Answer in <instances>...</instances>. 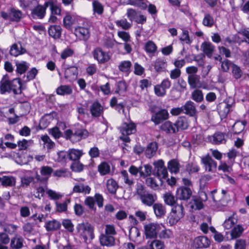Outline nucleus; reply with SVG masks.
I'll use <instances>...</instances> for the list:
<instances>
[{
	"label": "nucleus",
	"instance_id": "48",
	"mask_svg": "<svg viewBox=\"0 0 249 249\" xmlns=\"http://www.w3.org/2000/svg\"><path fill=\"white\" fill-rule=\"evenodd\" d=\"M191 99L196 103H200L203 100V94L201 90L196 89L191 94Z\"/></svg>",
	"mask_w": 249,
	"mask_h": 249
},
{
	"label": "nucleus",
	"instance_id": "27",
	"mask_svg": "<svg viewBox=\"0 0 249 249\" xmlns=\"http://www.w3.org/2000/svg\"><path fill=\"white\" fill-rule=\"evenodd\" d=\"M160 128L167 133H175L178 132V129L175 125V123L173 124L169 121L163 123L160 126Z\"/></svg>",
	"mask_w": 249,
	"mask_h": 249
},
{
	"label": "nucleus",
	"instance_id": "15",
	"mask_svg": "<svg viewBox=\"0 0 249 249\" xmlns=\"http://www.w3.org/2000/svg\"><path fill=\"white\" fill-rule=\"evenodd\" d=\"M169 113L167 110L162 109L152 115L151 121L156 125L159 124L168 118Z\"/></svg>",
	"mask_w": 249,
	"mask_h": 249
},
{
	"label": "nucleus",
	"instance_id": "51",
	"mask_svg": "<svg viewBox=\"0 0 249 249\" xmlns=\"http://www.w3.org/2000/svg\"><path fill=\"white\" fill-rule=\"evenodd\" d=\"M53 171V169L52 167L48 166H43L40 169V174L43 177H41L42 178H45L47 179V182L48 183V180L49 178L50 177Z\"/></svg>",
	"mask_w": 249,
	"mask_h": 249
},
{
	"label": "nucleus",
	"instance_id": "50",
	"mask_svg": "<svg viewBox=\"0 0 249 249\" xmlns=\"http://www.w3.org/2000/svg\"><path fill=\"white\" fill-rule=\"evenodd\" d=\"M129 238L132 241L136 242L140 236L141 233L139 229L136 227H132L129 232Z\"/></svg>",
	"mask_w": 249,
	"mask_h": 249
},
{
	"label": "nucleus",
	"instance_id": "2",
	"mask_svg": "<svg viewBox=\"0 0 249 249\" xmlns=\"http://www.w3.org/2000/svg\"><path fill=\"white\" fill-rule=\"evenodd\" d=\"M80 237L86 244L90 243L94 238V227L89 222H82L76 226Z\"/></svg>",
	"mask_w": 249,
	"mask_h": 249
},
{
	"label": "nucleus",
	"instance_id": "55",
	"mask_svg": "<svg viewBox=\"0 0 249 249\" xmlns=\"http://www.w3.org/2000/svg\"><path fill=\"white\" fill-rule=\"evenodd\" d=\"M70 203V199H67L62 203L55 202L56 210L59 213H62L67 211V206Z\"/></svg>",
	"mask_w": 249,
	"mask_h": 249
},
{
	"label": "nucleus",
	"instance_id": "10",
	"mask_svg": "<svg viewBox=\"0 0 249 249\" xmlns=\"http://www.w3.org/2000/svg\"><path fill=\"white\" fill-rule=\"evenodd\" d=\"M183 113L195 119L198 116V111L195 103L191 100L187 101L183 105Z\"/></svg>",
	"mask_w": 249,
	"mask_h": 249
},
{
	"label": "nucleus",
	"instance_id": "47",
	"mask_svg": "<svg viewBox=\"0 0 249 249\" xmlns=\"http://www.w3.org/2000/svg\"><path fill=\"white\" fill-rule=\"evenodd\" d=\"M140 177L145 178L150 176L152 172V166L149 164H144L143 166H140Z\"/></svg>",
	"mask_w": 249,
	"mask_h": 249
},
{
	"label": "nucleus",
	"instance_id": "14",
	"mask_svg": "<svg viewBox=\"0 0 249 249\" xmlns=\"http://www.w3.org/2000/svg\"><path fill=\"white\" fill-rule=\"evenodd\" d=\"M192 196V191L188 187H180L176 191V198L179 200H187Z\"/></svg>",
	"mask_w": 249,
	"mask_h": 249
},
{
	"label": "nucleus",
	"instance_id": "59",
	"mask_svg": "<svg viewBox=\"0 0 249 249\" xmlns=\"http://www.w3.org/2000/svg\"><path fill=\"white\" fill-rule=\"evenodd\" d=\"M237 222V219L233 215L230 216L223 223V226L225 229H230Z\"/></svg>",
	"mask_w": 249,
	"mask_h": 249
},
{
	"label": "nucleus",
	"instance_id": "37",
	"mask_svg": "<svg viewBox=\"0 0 249 249\" xmlns=\"http://www.w3.org/2000/svg\"><path fill=\"white\" fill-rule=\"evenodd\" d=\"M36 173L34 177L25 175L21 178V185L23 187H28L31 183H33L34 185L37 183L36 181Z\"/></svg>",
	"mask_w": 249,
	"mask_h": 249
},
{
	"label": "nucleus",
	"instance_id": "43",
	"mask_svg": "<svg viewBox=\"0 0 249 249\" xmlns=\"http://www.w3.org/2000/svg\"><path fill=\"white\" fill-rule=\"evenodd\" d=\"M10 12L11 21L18 22L21 18L22 14L21 11L13 7L10 9Z\"/></svg>",
	"mask_w": 249,
	"mask_h": 249
},
{
	"label": "nucleus",
	"instance_id": "12",
	"mask_svg": "<svg viewBox=\"0 0 249 249\" xmlns=\"http://www.w3.org/2000/svg\"><path fill=\"white\" fill-rule=\"evenodd\" d=\"M92 54L95 59L99 63H105L110 59L108 53L99 47L95 48L92 52Z\"/></svg>",
	"mask_w": 249,
	"mask_h": 249
},
{
	"label": "nucleus",
	"instance_id": "7",
	"mask_svg": "<svg viewBox=\"0 0 249 249\" xmlns=\"http://www.w3.org/2000/svg\"><path fill=\"white\" fill-rule=\"evenodd\" d=\"M144 229L146 238H154L157 237L161 230V226L158 224L151 223L145 225Z\"/></svg>",
	"mask_w": 249,
	"mask_h": 249
},
{
	"label": "nucleus",
	"instance_id": "29",
	"mask_svg": "<svg viewBox=\"0 0 249 249\" xmlns=\"http://www.w3.org/2000/svg\"><path fill=\"white\" fill-rule=\"evenodd\" d=\"M15 64L16 66V71L18 76L25 73L29 67V64L26 61L19 62L16 61Z\"/></svg>",
	"mask_w": 249,
	"mask_h": 249
},
{
	"label": "nucleus",
	"instance_id": "3",
	"mask_svg": "<svg viewBox=\"0 0 249 249\" xmlns=\"http://www.w3.org/2000/svg\"><path fill=\"white\" fill-rule=\"evenodd\" d=\"M89 133L85 129L82 128H73L67 129L65 132V138L72 142H75L89 136Z\"/></svg>",
	"mask_w": 249,
	"mask_h": 249
},
{
	"label": "nucleus",
	"instance_id": "39",
	"mask_svg": "<svg viewBox=\"0 0 249 249\" xmlns=\"http://www.w3.org/2000/svg\"><path fill=\"white\" fill-rule=\"evenodd\" d=\"M37 73V70L35 68H33L30 71L27 72L26 75L24 74L22 77H21L22 81L24 83H26L32 80L35 78Z\"/></svg>",
	"mask_w": 249,
	"mask_h": 249
},
{
	"label": "nucleus",
	"instance_id": "25",
	"mask_svg": "<svg viewBox=\"0 0 249 249\" xmlns=\"http://www.w3.org/2000/svg\"><path fill=\"white\" fill-rule=\"evenodd\" d=\"M214 46L210 42L204 41L201 45V49L209 58H211L214 50Z\"/></svg>",
	"mask_w": 249,
	"mask_h": 249
},
{
	"label": "nucleus",
	"instance_id": "53",
	"mask_svg": "<svg viewBox=\"0 0 249 249\" xmlns=\"http://www.w3.org/2000/svg\"><path fill=\"white\" fill-rule=\"evenodd\" d=\"M77 69L75 67L68 68L65 71V76L66 78H74L77 76Z\"/></svg>",
	"mask_w": 249,
	"mask_h": 249
},
{
	"label": "nucleus",
	"instance_id": "58",
	"mask_svg": "<svg viewBox=\"0 0 249 249\" xmlns=\"http://www.w3.org/2000/svg\"><path fill=\"white\" fill-rule=\"evenodd\" d=\"M199 170V166L196 163H188L186 165V170L190 174L198 172Z\"/></svg>",
	"mask_w": 249,
	"mask_h": 249
},
{
	"label": "nucleus",
	"instance_id": "46",
	"mask_svg": "<svg viewBox=\"0 0 249 249\" xmlns=\"http://www.w3.org/2000/svg\"><path fill=\"white\" fill-rule=\"evenodd\" d=\"M93 11L98 15H101L104 12V8L103 4L99 1L95 0L92 2Z\"/></svg>",
	"mask_w": 249,
	"mask_h": 249
},
{
	"label": "nucleus",
	"instance_id": "21",
	"mask_svg": "<svg viewBox=\"0 0 249 249\" xmlns=\"http://www.w3.org/2000/svg\"><path fill=\"white\" fill-rule=\"evenodd\" d=\"M99 240L101 245L103 246L110 247L115 245V238L112 236L101 234L99 237Z\"/></svg>",
	"mask_w": 249,
	"mask_h": 249
},
{
	"label": "nucleus",
	"instance_id": "61",
	"mask_svg": "<svg viewBox=\"0 0 249 249\" xmlns=\"http://www.w3.org/2000/svg\"><path fill=\"white\" fill-rule=\"evenodd\" d=\"M74 23V19L70 15H67L63 18V24L68 29H70Z\"/></svg>",
	"mask_w": 249,
	"mask_h": 249
},
{
	"label": "nucleus",
	"instance_id": "57",
	"mask_svg": "<svg viewBox=\"0 0 249 249\" xmlns=\"http://www.w3.org/2000/svg\"><path fill=\"white\" fill-rule=\"evenodd\" d=\"M145 50L148 53H153L157 50V47L155 43L151 40L147 41L145 45Z\"/></svg>",
	"mask_w": 249,
	"mask_h": 249
},
{
	"label": "nucleus",
	"instance_id": "24",
	"mask_svg": "<svg viewBox=\"0 0 249 249\" xmlns=\"http://www.w3.org/2000/svg\"><path fill=\"white\" fill-rule=\"evenodd\" d=\"M90 111L92 116L98 117L103 113V108L98 102H94L90 106Z\"/></svg>",
	"mask_w": 249,
	"mask_h": 249
},
{
	"label": "nucleus",
	"instance_id": "8",
	"mask_svg": "<svg viewBox=\"0 0 249 249\" xmlns=\"http://www.w3.org/2000/svg\"><path fill=\"white\" fill-rule=\"evenodd\" d=\"M234 105V102L232 98H229L220 103L217 108L219 114L221 116L226 117Z\"/></svg>",
	"mask_w": 249,
	"mask_h": 249
},
{
	"label": "nucleus",
	"instance_id": "26",
	"mask_svg": "<svg viewBox=\"0 0 249 249\" xmlns=\"http://www.w3.org/2000/svg\"><path fill=\"white\" fill-rule=\"evenodd\" d=\"M0 92L2 94L11 92V82L7 79L6 75L3 76L0 82Z\"/></svg>",
	"mask_w": 249,
	"mask_h": 249
},
{
	"label": "nucleus",
	"instance_id": "23",
	"mask_svg": "<svg viewBox=\"0 0 249 249\" xmlns=\"http://www.w3.org/2000/svg\"><path fill=\"white\" fill-rule=\"evenodd\" d=\"M158 144L155 142L149 143L145 149V155L146 158L151 159L156 153L158 149Z\"/></svg>",
	"mask_w": 249,
	"mask_h": 249
},
{
	"label": "nucleus",
	"instance_id": "45",
	"mask_svg": "<svg viewBox=\"0 0 249 249\" xmlns=\"http://www.w3.org/2000/svg\"><path fill=\"white\" fill-rule=\"evenodd\" d=\"M179 40L187 44H191L193 41V39L190 37L189 32L185 29H182V34L179 37Z\"/></svg>",
	"mask_w": 249,
	"mask_h": 249
},
{
	"label": "nucleus",
	"instance_id": "22",
	"mask_svg": "<svg viewBox=\"0 0 249 249\" xmlns=\"http://www.w3.org/2000/svg\"><path fill=\"white\" fill-rule=\"evenodd\" d=\"M21 77L14 79L11 82V91L15 94H19L22 92Z\"/></svg>",
	"mask_w": 249,
	"mask_h": 249
},
{
	"label": "nucleus",
	"instance_id": "56",
	"mask_svg": "<svg viewBox=\"0 0 249 249\" xmlns=\"http://www.w3.org/2000/svg\"><path fill=\"white\" fill-rule=\"evenodd\" d=\"M163 198L165 203L168 205L173 206L177 204L175 196L170 193L165 194Z\"/></svg>",
	"mask_w": 249,
	"mask_h": 249
},
{
	"label": "nucleus",
	"instance_id": "33",
	"mask_svg": "<svg viewBox=\"0 0 249 249\" xmlns=\"http://www.w3.org/2000/svg\"><path fill=\"white\" fill-rule=\"evenodd\" d=\"M106 187L109 193L111 195H115L116 193L119 186L114 179L110 178L107 181Z\"/></svg>",
	"mask_w": 249,
	"mask_h": 249
},
{
	"label": "nucleus",
	"instance_id": "64",
	"mask_svg": "<svg viewBox=\"0 0 249 249\" xmlns=\"http://www.w3.org/2000/svg\"><path fill=\"white\" fill-rule=\"evenodd\" d=\"M103 234L113 236L117 234L114 225L107 224L105 225V233Z\"/></svg>",
	"mask_w": 249,
	"mask_h": 249
},
{
	"label": "nucleus",
	"instance_id": "4",
	"mask_svg": "<svg viewBox=\"0 0 249 249\" xmlns=\"http://www.w3.org/2000/svg\"><path fill=\"white\" fill-rule=\"evenodd\" d=\"M198 69L196 66H191L186 68V72L188 74V83L191 89L200 88L201 85L200 76L197 74Z\"/></svg>",
	"mask_w": 249,
	"mask_h": 249
},
{
	"label": "nucleus",
	"instance_id": "41",
	"mask_svg": "<svg viewBox=\"0 0 249 249\" xmlns=\"http://www.w3.org/2000/svg\"><path fill=\"white\" fill-rule=\"evenodd\" d=\"M25 52L26 50L21 45L18 47L17 44H14L11 48L10 53L11 55L17 56L24 53Z\"/></svg>",
	"mask_w": 249,
	"mask_h": 249
},
{
	"label": "nucleus",
	"instance_id": "30",
	"mask_svg": "<svg viewBox=\"0 0 249 249\" xmlns=\"http://www.w3.org/2000/svg\"><path fill=\"white\" fill-rule=\"evenodd\" d=\"M181 165L177 159H172L169 160L167 164V168L171 173L177 174L179 172Z\"/></svg>",
	"mask_w": 249,
	"mask_h": 249
},
{
	"label": "nucleus",
	"instance_id": "9",
	"mask_svg": "<svg viewBox=\"0 0 249 249\" xmlns=\"http://www.w3.org/2000/svg\"><path fill=\"white\" fill-rule=\"evenodd\" d=\"M201 162L204 165L206 171L214 173L216 171L217 163L209 154L202 157Z\"/></svg>",
	"mask_w": 249,
	"mask_h": 249
},
{
	"label": "nucleus",
	"instance_id": "19",
	"mask_svg": "<svg viewBox=\"0 0 249 249\" xmlns=\"http://www.w3.org/2000/svg\"><path fill=\"white\" fill-rule=\"evenodd\" d=\"M24 239L20 235L16 234L10 240L11 249H21L23 247Z\"/></svg>",
	"mask_w": 249,
	"mask_h": 249
},
{
	"label": "nucleus",
	"instance_id": "13",
	"mask_svg": "<svg viewBox=\"0 0 249 249\" xmlns=\"http://www.w3.org/2000/svg\"><path fill=\"white\" fill-rule=\"evenodd\" d=\"M210 244V240L207 237L199 236L194 239L192 246L196 249H203L208 248Z\"/></svg>",
	"mask_w": 249,
	"mask_h": 249
},
{
	"label": "nucleus",
	"instance_id": "5",
	"mask_svg": "<svg viewBox=\"0 0 249 249\" xmlns=\"http://www.w3.org/2000/svg\"><path fill=\"white\" fill-rule=\"evenodd\" d=\"M36 181L37 183L35 184L34 188L36 189V192L34 194L35 197L41 199L43 197L45 191L48 190L47 179L45 178H42L36 172Z\"/></svg>",
	"mask_w": 249,
	"mask_h": 249
},
{
	"label": "nucleus",
	"instance_id": "44",
	"mask_svg": "<svg viewBox=\"0 0 249 249\" xmlns=\"http://www.w3.org/2000/svg\"><path fill=\"white\" fill-rule=\"evenodd\" d=\"M131 66L132 63L130 61H123L120 62L118 66V69L122 72L128 74L130 71Z\"/></svg>",
	"mask_w": 249,
	"mask_h": 249
},
{
	"label": "nucleus",
	"instance_id": "6",
	"mask_svg": "<svg viewBox=\"0 0 249 249\" xmlns=\"http://www.w3.org/2000/svg\"><path fill=\"white\" fill-rule=\"evenodd\" d=\"M184 215V208L182 204L177 203L173 206L169 217V223H176Z\"/></svg>",
	"mask_w": 249,
	"mask_h": 249
},
{
	"label": "nucleus",
	"instance_id": "18",
	"mask_svg": "<svg viewBox=\"0 0 249 249\" xmlns=\"http://www.w3.org/2000/svg\"><path fill=\"white\" fill-rule=\"evenodd\" d=\"M153 66L156 72L158 73L165 72L167 67V62L164 58H158L154 62Z\"/></svg>",
	"mask_w": 249,
	"mask_h": 249
},
{
	"label": "nucleus",
	"instance_id": "17",
	"mask_svg": "<svg viewBox=\"0 0 249 249\" xmlns=\"http://www.w3.org/2000/svg\"><path fill=\"white\" fill-rule=\"evenodd\" d=\"M119 129L123 135H129L136 131V125L132 122L124 123Z\"/></svg>",
	"mask_w": 249,
	"mask_h": 249
},
{
	"label": "nucleus",
	"instance_id": "52",
	"mask_svg": "<svg viewBox=\"0 0 249 249\" xmlns=\"http://www.w3.org/2000/svg\"><path fill=\"white\" fill-rule=\"evenodd\" d=\"M98 169L100 174L104 176L109 173L110 167L108 163L106 162H103L99 165Z\"/></svg>",
	"mask_w": 249,
	"mask_h": 249
},
{
	"label": "nucleus",
	"instance_id": "60",
	"mask_svg": "<svg viewBox=\"0 0 249 249\" xmlns=\"http://www.w3.org/2000/svg\"><path fill=\"white\" fill-rule=\"evenodd\" d=\"M121 175L123 178L124 182L127 184L129 187L133 186L134 181L132 178H130L126 170H123L121 172Z\"/></svg>",
	"mask_w": 249,
	"mask_h": 249
},
{
	"label": "nucleus",
	"instance_id": "20",
	"mask_svg": "<svg viewBox=\"0 0 249 249\" xmlns=\"http://www.w3.org/2000/svg\"><path fill=\"white\" fill-rule=\"evenodd\" d=\"M75 35L84 40H87L90 37L89 29L81 26L75 28Z\"/></svg>",
	"mask_w": 249,
	"mask_h": 249
},
{
	"label": "nucleus",
	"instance_id": "32",
	"mask_svg": "<svg viewBox=\"0 0 249 249\" xmlns=\"http://www.w3.org/2000/svg\"><path fill=\"white\" fill-rule=\"evenodd\" d=\"M152 206H153L154 213L157 217H162L165 214L166 209L162 204L154 203Z\"/></svg>",
	"mask_w": 249,
	"mask_h": 249
},
{
	"label": "nucleus",
	"instance_id": "34",
	"mask_svg": "<svg viewBox=\"0 0 249 249\" xmlns=\"http://www.w3.org/2000/svg\"><path fill=\"white\" fill-rule=\"evenodd\" d=\"M210 140L213 143L215 144L224 143L226 142L224 135L220 132H217L214 134L213 136L210 137Z\"/></svg>",
	"mask_w": 249,
	"mask_h": 249
},
{
	"label": "nucleus",
	"instance_id": "42",
	"mask_svg": "<svg viewBox=\"0 0 249 249\" xmlns=\"http://www.w3.org/2000/svg\"><path fill=\"white\" fill-rule=\"evenodd\" d=\"M1 183L3 186L12 187L16 184V178L12 176H3L1 178Z\"/></svg>",
	"mask_w": 249,
	"mask_h": 249
},
{
	"label": "nucleus",
	"instance_id": "11",
	"mask_svg": "<svg viewBox=\"0 0 249 249\" xmlns=\"http://www.w3.org/2000/svg\"><path fill=\"white\" fill-rule=\"evenodd\" d=\"M48 6V2H45L43 5L38 4L31 9V16L33 19H42L46 14V10Z\"/></svg>",
	"mask_w": 249,
	"mask_h": 249
},
{
	"label": "nucleus",
	"instance_id": "35",
	"mask_svg": "<svg viewBox=\"0 0 249 249\" xmlns=\"http://www.w3.org/2000/svg\"><path fill=\"white\" fill-rule=\"evenodd\" d=\"M69 159L73 161L79 160L83 153L82 150L71 149L68 151Z\"/></svg>",
	"mask_w": 249,
	"mask_h": 249
},
{
	"label": "nucleus",
	"instance_id": "1",
	"mask_svg": "<svg viewBox=\"0 0 249 249\" xmlns=\"http://www.w3.org/2000/svg\"><path fill=\"white\" fill-rule=\"evenodd\" d=\"M134 194L145 206H152L157 200V195L150 192L145 186L141 183H137Z\"/></svg>",
	"mask_w": 249,
	"mask_h": 249
},
{
	"label": "nucleus",
	"instance_id": "40",
	"mask_svg": "<svg viewBox=\"0 0 249 249\" xmlns=\"http://www.w3.org/2000/svg\"><path fill=\"white\" fill-rule=\"evenodd\" d=\"M56 93L58 95H70L72 92V89L69 85H61L56 89Z\"/></svg>",
	"mask_w": 249,
	"mask_h": 249
},
{
	"label": "nucleus",
	"instance_id": "63",
	"mask_svg": "<svg viewBox=\"0 0 249 249\" xmlns=\"http://www.w3.org/2000/svg\"><path fill=\"white\" fill-rule=\"evenodd\" d=\"M62 224L65 228V229L67 230L70 232H72L74 231V225L72 224L71 221L69 219H63L62 222Z\"/></svg>",
	"mask_w": 249,
	"mask_h": 249
},
{
	"label": "nucleus",
	"instance_id": "49",
	"mask_svg": "<svg viewBox=\"0 0 249 249\" xmlns=\"http://www.w3.org/2000/svg\"><path fill=\"white\" fill-rule=\"evenodd\" d=\"M244 231V228L240 225L235 226L231 231V237L232 239H235L239 237Z\"/></svg>",
	"mask_w": 249,
	"mask_h": 249
},
{
	"label": "nucleus",
	"instance_id": "54",
	"mask_svg": "<svg viewBox=\"0 0 249 249\" xmlns=\"http://www.w3.org/2000/svg\"><path fill=\"white\" fill-rule=\"evenodd\" d=\"M214 23L213 18L209 13L205 14L202 21L203 25L208 27H212Z\"/></svg>",
	"mask_w": 249,
	"mask_h": 249
},
{
	"label": "nucleus",
	"instance_id": "62",
	"mask_svg": "<svg viewBox=\"0 0 249 249\" xmlns=\"http://www.w3.org/2000/svg\"><path fill=\"white\" fill-rule=\"evenodd\" d=\"M132 5L136 6L142 10H145L147 7L146 0H132Z\"/></svg>",
	"mask_w": 249,
	"mask_h": 249
},
{
	"label": "nucleus",
	"instance_id": "36",
	"mask_svg": "<svg viewBox=\"0 0 249 249\" xmlns=\"http://www.w3.org/2000/svg\"><path fill=\"white\" fill-rule=\"evenodd\" d=\"M90 188L88 185H85L83 183L75 185L73 188V192L77 193L89 194L90 192Z\"/></svg>",
	"mask_w": 249,
	"mask_h": 249
},
{
	"label": "nucleus",
	"instance_id": "28",
	"mask_svg": "<svg viewBox=\"0 0 249 249\" xmlns=\"http://www.w3.org/2000/svg\"><path fill=\"white\" fill-rule=\"evenodd\" d=\"M175 125L178 129V132L179 129L185 130L189 127L188 118L186 116L179 117L175 123Z\"/></svg>",
	"mask_w": 249,
	"mask_h": 249
},
{
	"label": "nucleus",
	"instance_id": "31",
	"mask_svg": "<svg viewBox=\"0 0 249 249\" xmlns=\"http://www.w3.org/2000/svg\"><path fill=\"white\" fill-rule=\"evenodd\" d=\"M61 27L59 25H51L48 29V34L53 38L58 39L61 36Z\"/></svg>",
	"mask_w": 249,
	"mask_h": 249
},
{
	"label": "nucleus",
	"instance_id": "16",
	"mask_svg": "<svg viewBox=\"0 0 249 249\" xmlns=\"http://www.w3.org/2000/svg\"><path fill=\"white\" fill-rule=\"evenodd\" d=\"M155 169L157 171V175L160 178H165L168 175L166 168L164 166V161L159 160L153 163Z\"/></svg>",
	"mask_w": 249,
	"mask_h": 249
},
{
	"label": "nucleus",
	"instance_id": "38",
	"mask_svg": "<svg viewBox=\"0 0 249 249\" xmlns=\"http://www.w3.org/2000/svg\"><path fill=\"white\" fill-rule=\"evenodd\" d=\"M61 223L56 220H53L47 222L45 226L46 230L48 231H53L59 230L61 227Z\"/></svg>",
	"mask_w": 249,
	"mask_h": 249
}]
</instances>
